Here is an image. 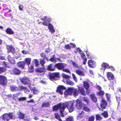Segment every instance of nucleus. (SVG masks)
<instances>
[{
  "label": "nucleus",
  "instance_id": "nucleus-1",
  "mask_svg": "<svg viewBox=\"0 0 121 121\" xmlns=\"http://www.w3.org/2000/svg\"><path fill=\"white\" fill-rule=\"evenodd\" d=\"M66 105L64 103L61 104L59 103L56 105L53 106L52 107L53 111H56L59 108L60 115L62 117H63L64 115L63 112H64Z\"/></svg>",
  "mask_w": 121,
  "mask_h": 121
},
{
  "label": "nucleus",
  "instance_id": "nucleus-2",
  "mask_svg": "<svg viewBox=\"0 0 121 121\" xmlns=\"http://www.w3.org/2000/svg\"><path fill=\"white\" fill-rule=\"evenodd\" d=\"M73 93L74 96L78 95L80 94V92L81 94L83 95H86L84 89L82 87L78 86V89L73 88Z\"/></svg>",
  "mask_w": 121,
  "mask_h": 121
},
{
  "label": "nucleus",
  "instance_id": "nucleus-3",
  "mask_svg": "<svg viewBox=\"0 0 121 121\" xmlns=\"http://www.w3.org/2000/svg\"><path fill=\"white\" fill-rule=\"evenodd\" d=\"M67 65V64L62 63H59L55 64L54 66L58 70H61L67 73H70V71L67 69L65 68V67Z\"/></svg>",
  "mask_w": 121,
  "mask_h": 121
},
{
  "label": "nucleus",
  "instance_id": "nucleus-4",
  "mask_svg": "<svg viewBox=\"0 0 121 121\" xmlns=\"http://www.w3.org/2000/svg\"><path fill=\"white\" fill-rule=\"evenodd\" d=\"M13 114L12 112L5 113L2 115L0 117L4 121H9L10 119H13Z\"/></svg>",
  "mask_w": 121,
  "mask_h": 121
},
{
  "label": "nucleus",
  "instance_id": "nucleus-5",
  "mask_svg": "<svg viewBox=\"0 0 121 121\" xmlns=\"http://www.w3.org/2000/svg\"><path fill=\"white\" fill-rule=\"evenodd\" d=\"M49 79L52 81H56L60 78V73L59 72L50 73L48 74Z\"/></svg>",
  "mask_w": 121,
  "mask_h": 121
},
{
  "label": "nucleus",
  "instance_id": "nucleus-6",
  "mask_svg": "<svg viewBox=\"0 0 121 121\" xmlns=\"http://www.w3.org/2000/svg\"><path fill=\"white\" fill-rule=\"evenodd\" d=\"M46 71V69L44 67L38 68L35 70L36 74L38 76H43Z\"/></svg>",
  "mask_w": 121,
  "mask_h": 121
},
{
  "label": "nucleus",
  "instance_id": "nucleus-7",
  "mask_svg": "<svg viewBox=\"0 0 121 121\" xmlns=\"http://www.w3.org/2000/svg\"><path fill=\"white\" fill-rule=\"evenodd\" d=\"M96 88L99 91L97 92L96 93V94L97 96L101 97H103L104 94V92L102 90V88L99 85H97L95 86Z\"/></svg>",
  "mask_w": 121,
  "mask_h": 121
},
{
  "label": "nucleus",
  "instance_id": "nucleus-8",
  "mask_svg": "<svg viewBox=\"0 0 121 121\" xmlns=\"http://www.w3.org/2000/svg\"><path fill=\"white\" fill-rule=\"evenodd\" d=\"M74 103V102L70 101L69 102H66L64 104L66 105L65 106V108L67 107L69 109V111L72 112L74 110V107L73 106Z\"/></svg>",
  "mask_w": 121,
  "mask_h": 121
},
{
  "label": "nucleus",
  "instance_id": "nucleus-9",
  "mask_svg": "<svg viewBox=\"0 0 121 121\" xmlns=\"http://www.w3.org/2000/svg\"><path fill=\"white\" fill-rule=\"evenodd\" d=\"M85 104L82 102L81 100L79 99H77L76 100L75 105L76 108L77 109L80 110L82 107H83Z\"/></svg>",
  "mask_w": 121,
  "mask_h": 121
},
{
  "label": "nucleus",
  "instance_id": "nucleus-10",
  "mask_svg": "<svg viewBox=\"0 0 121 121\" xmlns=\"http://www.w3.org/2000/svg\"><path fill=\"white\" fill-rule=\"evenodd\" d=\"M108 103L107 100L103 98L100 101V106L101 108L103 109L106 108Z\"/></svg>",
  "mask_w": 121,
  "mask_h": 121
},
{
  "label": "nucleus",
  "instance_id": "nucleus-11",
  "mask_svg": "<svg viewBox=\"0 0 121 121\" xmlns=\"http://www.w3.org/2000/svg\"><path fill=\"white\" fill-rule=\"evenodd\" d=\"M42 24L46 26H48L49 30L52 33H54L55 31V30L53 28V27L52 25L50 23H48V24L46 22H42Z\"/></svg>",
  "mask_w": 121,
  "mask_h": 121
},
{
  "label": "nucleus",
  "instance_id": "nucleus-12",
  "mask_svg": "<svg viewBox=\"0 0 121 121\" xmlns=\"http://www.w3.org/2000/svg\"><path fill=\"white\" fill-rule=\"evenodd\" d=\"M6 48L8 53L11 52L13 54L15 52V49L12 45H7L6 46Z\"/></svg>",
  "mask_w": 121,
  "mask_h": 121
},
{
  "label": "nucleus",
  "instance_id": "nucleus-13",
  "mask_svg": "<svg viewBox=\"0 0 121 121\" xmlns=\"http://www.w3.org/2000/svg\"><path fill=\"white\" fill-rule=\"evenodd\" d=\"M21 71L19 69L16 68H14L11 70V73L12 74L18 75L20 74Z\"/></svg>",
  "mask_w": 121,
  "mask_h": 121
},
{
  "label": "nucleus",
  "instance_id": "nucleus-14",
  "mask_svg": "<svg viewBox=\"0 0 121 121\" xmlns=\"http://www.w3.org/2000/svg\"><path fill=\"white\" fill-rule=\"evenodd\" d=\"M7 82L6 77L0 75V83L3 85H5Z\"/></svg>",
  "mask_w": 121,
  "mask_h": 121
},
{
  "label": "nucleus",
  "instance_id": "nucleus-15",
  "mask_svg": "<svg viewBox=\"0 0 121 121\" xmlns=\"http://www.w3.org/2000/svg\"><path fill=\"white\" fill-rule=\"evenodd\" d=\"M66 88L63 85L59 86L57 87L56 91L57 92L59 93L61 95L63 94V91L64 90L66 89Z\"/></svg>",
  "mask_w": 121,
  "mask_h": 121
},
{
  "label": "nucleus",
  "instance_id": "nucleus-16",
  "mask_svg": "<svg viewBox=\"0 0 121 121\" xmlns=\"http://www.w3.org/2000/svg\"><path fill=\"white\" fill-rule=\"evenodd\" d=\"M21 81L22 83L25 85H28L30 83L29 79L25 77H24L22 78Z\"/></svg>",
  "mask_w": 121,
  "mask_h": 121
},
{
  "label": "nucleus",
  "instance_id": "nucleus-17",
  "mask_svg": "<svg viewBox=\"0 0 121 121\" xmlns=\"http://www.w3.org/2000/svg\"><path fill=\"white\" fill-rule=\"evenodd\" d=\"M88 63L89 66L91 68H94L96 67V64L95 62L92 60H89Z\"/></svg>",
  "mask_w": 121,
  "mask_h": 121
},
{
  "label": "nucleus",
  "instance_id": "nucleus-18",
  "mask_svg": "<svg viewBox=\"0 0 121 121\" xmlns=\"http://www.w3.org/2000/svg\"><path fill=\"white\" fill-rule=\"evenodd\" d=\"M73 88H68L64 92L65 95L66 96L71 95L73 94Z\"/></svg>",
  "mask_w": 121,
  "mask_h": 121
},
{
  "label": "nucleus",
  "instance_id": "nucleus-19",
  "mask_svg": "<svg viewBox=\"0 0 121 121\" xmlns=\"http://www.w3.org/2000/svg\"><path fill=\"white\" fill-rule=\"evenodd\" d=\"M25 62L24 61H19L17 63V66L22 69H25Z\"/></svg>",
  "mask_w": 121,
  "mask_h": 121
},
{
  "label": "nucleus",
  "instance_id": "nucleus-20",
  "mask_svg": "<svg viewBox=\"0 0 121 121\" xmlns=\"http://www.w3.org/2000/svg\"><path fill=\"white\" fill-rule=\"evenodd\" d=\"M101 68L100 69L102 70H104L106 68L108 69L110 67V66L107 63H103L101 65Z\"/></svg>",
  "mask_w": 121,
  "mask_h": 121
},
{
  "label": "nucleus",
  "instance_id": "nucleus-21",
  "mask_svg": "<svg viewBox=\"0 0 121 121\" xmlns=\"http://www.w3.org/2000/svg\"><path fill=\"white\" fill-rule=\"evenodd\" d=\"M10 89L11 91L13 92L17 91L19 90L18 87L14 85L11 86L10 87Z\"/></svg>",
  "mask_w": 121,
  "mask_h": 121
},
{
  "label": "nucleus",
  "instance_id": "nucleus-22",
  "mask_svg": "<svg viewBox=\"0 0 121 121\" xmlns=\"http://www.w3.org/2000/svg\"><path fill=\"white\" fill-rule=\"evenodd\" d=\"M107 77L108 79L110 80L114 79V75L111 72H108L107 74Z\"/></svg>",
  "mask_w": 121,
  "mask_h": 121
},
{
  "label": "nucleus",
  "instance_id": "nucleus-23",
  "mask_svg": "<svg viewBox=\"0 0 121 121\" xmlns=\"http://www.w3.org/2000/svg\"><path fill=\"white\" fill-rule=\"evenodd\" d=\"M76 73L78 75L80 76H84L85 74L84 72L82 70H75Z\"/></svg>",
  "mask_w": 121,
  "mask_h": 121
},
{
  "label": "nucleus",
  "instance_id": "nucleus-24",
  "mask_svg": "<svg viewBox=\"0 0 121 121\" xmlns=\"http://www.w3.org/2000/svg\"><path fill=\"white\" fill-rule=\"evenodd\" d=\"M90 98L91 100L94 102L96 103L97 101V99L95 96L94 94H91L90 95Z\"/></svg>",
  "mask_w": 121,
  "mask_h": 121
},
{
  "label": "nucleus",
  "instance_id": "nucleus-25",
  "mask_svg": "<svg viewBox=\"0 0 121 121\" xmlns=\"http://www.w3.org/2000/svg\"><path fill=\"white\" fill-rule=\"evenodd\" d=\"M5 31L7 34L9 35H13L14 33L13 31L10 28H8L6 29Z\"/></svg>",
  "mask_w": 121,
  "mask_h": 121
},
{
  "label": "nucleus",
  "instance_id": "nucleus-26",
  "mask_svg": "<svg viewBox=\"0 0 121 121\" xmlns=\"http://www.w3.org/2000/svg\"><path fill=\"white\" fill-rule=\"evenodd\" d=\"M18 118L19 119H23L25 117V114L21 112H19L18 114Z\"/></svg>",
  "mask_w": 121,
  "mask_h": 121
},
{
  "label": "nucleus",
  "instance_id": "nucleus-27",
  "mask_svg": "<svg viewBox=\"0 0 121 121\" xmlns=\"http://www.w3.org/2000/svg\"><path fill=\"white\" fill-rule=\"evenodd\" d=\"M47 69L49 71H54L56 69L55 67H53L52 64H51L48 66Z\"/></svg>",
  "mask_w": 121,
  "mask_h": 121
},
{
  "label": "nucleus",
  "instance_id": "nucleus-28",
  "mask_svg": "<svg viewBox=\"0 0 121 121\" xmlns=\"http://www.w3.org/2000/svg\"><path fill=\"white\" fill-rule=\"evenodd\" d=\"M8 59L11 64H14L15 63V60L14 58L11 57L10 56L8 57Z\"/></svg>",
  "mask_w": 121,
  "mask_h": 121
},
{
  "label": "nucleus",
  "instance_id": "nucleus-29",
  "mask_svg": "<svg viewBox=\"0 0 121 121\" xmlns=\"http://www.w3.org/2000/svg\"><path fill=\"white\" fill-rule=\"evenodd\" d=\"M31 61V58H26L24 61L25 62V64H26L29 66L30 65Z\"/></svg>",
  "mask_w": 121,
  "mask_h": 121
},
{
  "label": "nucleus",
  "instance_id": "nucleus-30",
  "mask_svg": "<svg viewBox=\"0 0 121 121\" xmlns=\"http://www.w3.org/2000/svg\"><path fill=\"white\" fill-rule=\"evenodd\" d=\"M83 85L86 89H88L90 87V85L88 82L86 81L83 82Z\"/></svg>",
  "mask_w": 121,
  "mask_h": 121
},
{
  "label": "nucleus",
  "instance_id": "nucleus-31",
  "mask_svg": "<svg viewBox=\"0 0 121 121\" xmlns=\"http://www.w3.org/2000/svg\"><path fill=\"white\" fill-rule=\"evenodd\" d=\"M101 114L105 118H107L108 117V113L107 111H104V112L102 113Z\"/></svg>",
  "mask_w": 121,
  "mask_h": 121
},
{
  "label": "nucleus",
  "instance_id": "nucleus-32",
  "mask_svg": "<svg viewBox=\"0 0 121 121\" xmlns=\"http://www.w3.org/2000/svg\"><path fill=\"white\" fill-rule=\"evenodd\" d=\"M55 118L59 121H63L61 119L60 115L59 113H55L54 114Z\"/></svg>",
  "mask_w": 121,
  "mask_h": 121
},
{
  "label": "nucleus",
  "instance_id": "nucleus-33",
  "mask_svg": "<svg viewBox=\"0 0 121 121\" xmlns=\"http://www.w3.org/2000/svg\"><path fill=\"white\" fill-rule=\"evenodd\" d=\"M96 119L97 121H100L103 118L101 117V114H96L95 115Z\"/></svg>",
  "mask_w": 121,
  "mask_h": 121
},
{
  "label": "nucleus",
  "instance_id": "nucleus-34",
  "mask_svg": "<svg viewBox=\"0 0 121 121\" xmlns=\"http://www.w3.org/2000/svg\"><path fill=\"white\" fill-rule=\"evenodd\" d=\"M34 66L31 65L30 66H28V70L29 72L31 73L34 71Z\"/></svg>",
  "mask_w": 121,
  "mask_h": 121
},
{
  "label": "nucleus",
  "instance_id": "nucleus-35",
  "mask_svg": "<svg viewBox=\"0 0 121 121\" xmlns=\"http://www.w3.org/2000/svg\"><path fill=\"white\" fill-rule=\"evenodd\" d=\"M88 119V121H94L95 119V116L94 115H92L89 116Z\"/></svg>",
  "mask_w": 121,
  "mask_h": 121
},
{
  "label": "nucleus",
  "instance_id": "nucleus-36",
  "mask_svg": "<svg viewBox=\"0 0 121 121\" xmlns=\"http://www.w3.org/2000/svg\"><path fill=\"white\" fill-rule=\"evenodd\" d=\"M20 94L19 93H17L13 95L12 97L14 99L16 100V99H18V97L19 95Z\"/></svg>",
  "mask_w": 121,
  "mask_h": 121
},
{
  "label": "nucleus",
  "instance_id": "nucleus-37",
  "mask_svg": "<svg viewBox=\"0 0 121 121\" xmlns=\"http://www.w3.org/2000/svg\"><path fill=\"white\" fill-rule=\"evenodd\" d=\"M66 82L67 84L71 86H73L74 85V82L72 81L69 80V79L66 80Z\"/></svg>",
  "mask_w": 121,
  "mask_h": 121
},
{
  "label": "nucleus",
  "instance_id": "nucleus-38",
  "mask_svg": "<svg viewBox=\"0 0 121 121\" xmlns=\"http://www.w3.org/2000/svg\"><path fill=\"white\" fill-rule=\"evenodd\" d=\"M39 62L41 66L43 67L44 66V64L46 63L45 59H40L39 60Z\"/></svg>",
  "mask_w": 121,
  "mask_h": 121
},
{
  "label": "nucleus",
  "instance_id": "nucleus-39",
  "mask_svg": "<svg viewBox=\"0 0 121 121\" xmlns=\"http://www.w3.org/2000/svg\"><path fill=\"white\" fill-rule=\"evenodd\" d=\"M62 75L63 78H65V79L66 80L69 79L70 76H69L67 75L64 73H63L62 74Z\"/></svg>",
  "mask_w": 121,
  "mask_h": 121
},
{
  "label": "nucleus",
  "instance_id": "nucleus-40",
  "mask_svg": "<svg viewBox=\"0 0 121 121\" xmlns=\"http://www.w3.org/2000/svg\"><path fill=\"white\" fill-rule=\"evenodd\" d=\"M50 105V104L48 102H47L45 103H42L41 107H48Z\"/></svg>",
  "mask_w": 121,
  "mask_h": 121
},
{
  "label": "nucleus",
  "instance_id": "nucleus-41",
  "mask_svg": "<svg viewBox=\"0 0 121 121\" xmlns=\"http://www.w3.org/2000/svg\"><path fill=\"white\" fill-rule=\"evenodd\" d=\"M6 71V69L5 67H0V74L5 72Z\"/></svg>",
  "mask_w": 121,
  "mask_h": 121
},
{
  "label": "nucleus",
  "instance_id": "nucleus-42",
  "mask_svg": "<svg viewBox=\"0 0 121 121\" xmlns=\"http://www.w3.org/2000/svg\"><path fill=\"white\" fill-rule=\"evenodd\" d=\"M67 121H74L73 117L72 116H69L66 119Z\"/></svg>",
  "mask_w": 121,
  "mask_h": 121
},
{
  "label": "nucleus",
  "instance_id": "nucleus-43",
  "mask_svg": "<svg viewBox=\"0 0 121 121\" xmlns=\"http://www.w3.org/2000/svg\"><path fill=\"white\" fill-rule=\"evenodd\" d=\"M54 57V55H53L52 56V57L50 59V61L51 62H56L57 61V60H56L57 58H55Z\"/></svg>",
  "mask_w": 121,
  "mask_h": 121
},
{
  "label": "nucleus",
  "instance_id": "nucleus-44",
  "mask_svg": "<svg viewBox=\"0 0 121 121\" xmlns=\"http://www.w3.org/2000/svg\"><path fill=\"white\" fill-rule=\"evenodd\" d=\"M40 55L43 58V59H48V58L47 57L45 53L43 52L40 54Z\"/></svg>",
  "mask_w": 121,
  "mask_h": 121
},
{
  "label": "nucleus",
  "instance_id": "nucleus-45",
  "mask_svg": "<svg viewBox=\"0 0 121 121\" xmlns=\"http://www.w3.org/2000/svg\"><path fill=\"white\" fill-rule=\"evenodd\" d=\"M83 101L86 102V103L88 104L89 103V100L88 97H84L83 98Z\"/></svg>",
  "mask_w": 121,
  "mask_h": 121
},
{
  "label": "nucleus",
  "instance_id": "nucleus-46",
  "mask_svg": "<svg viewBox=\"0 0 121 121\" xmlns=\"http://www.w3.org/2000/svg\"><path fill=\"white\" fill-rule=\"evenodd\" d=\"M2 63L3 64H4L6 67L7 68H9L10 66L9 63L5 61H3Z\"/></svg>",
  "mask_w": 121,
  "mask_h": 121
},
{
  "label": "nucleus",
  "instance_id": "nucleus-47",
  "mask_svg": "<svg viewBox=\"0 0 121 121\" xmlns=\"http://www.w3.org/2000/svg\"><path fill=\"white\" fill-rule=\"evenodd\" d=\"M84 113V112L83 111H82L78 115V117L79 118H81L83 117Z\"/></svg>",
  "mask_w": 121,
  "mask_h": 121
},
{
  "label": "nucleus",
  "instance_id": "nucleus-48",
  "mask_svg": "<svg viewBox=\"0 0 121 121\" xmlns=\"http://www.w3.org/2000/svg\"><path fill=\"white\" fill-rule=\"evenodd\" d=\"M105 95L107 101H109L110 100V95L108 93H106L105 94Z\"/></svg>",
  "mask_w": 121,
  "mask_h": 121
},
{
  "label": "nucleus",
  "instance_id": "nucleus-49",
  "mask_svg": "<svg viewBox=\"0 0 121 121\" xmlns=\"http://www.w3.org/2000/svg\"><path fill=\"white\" fill-rule=\"evenodd\" d=\"M34 63L36 67H38L39 65V61L37 59H34Z\"/></svg>",
  "mask_w": 121,
  "mask_h": 121
},
{
  "label": "nucleus",
  "instance_id": "nucleus-50",
  "mask_svg": "<svg viewBox=\"0 0 121 121\" xmlns=\"http://www.w3.org/2000/svg\"><path fill=\"white\" fill-rule=\"evenodd\" d=\"M83 109L84 110L87 112H90L91 111L90 109L86 106H84L83 108Z\"/></svg>",
  "mask_w": 121,
  "mask_h": 121
},
{
  "label": "nucleus",
  "instance_id": "nucleus-51",
  "mask_svg": "<svg viewBox=\"0 0 121 121\" xmlns=\"http://www.w3.org/2000/svg\"><path fill=\"white\" fill-rule=\"evenodd\" d=\"M70 61L72 62V64L74 66L77 68L79 67L78 65L76 63L74 62L73 61L71 60H70Z\"/></svg>",
  "mask_w": 121,
  "mask_h": 121
},
{
  "label": "nucleus",
  "instance_id": "nucleus-52",
  "mask_svg": "<svg viewBox=\"0 0 121 121\" xmlns=\"http://www.w3.org/2000/svg\"><path fill=\"white\" fill-rule=\"evenodd\" d=\"M71 47L70 46L69 44H67L65 45L64 48L66 49H70Z\"/></svg>",
  "mask_w": 121,
  "mask_h": 121
},
{
  "label": "nucleus",
  "instance_id": "nucleus-53",
  "mask_svg": "<svg viewBox=\"0 0 121 121\" xmlns=\"http://www.w3.org/2000/svg\"><path fill=\"white\" fill-rule=\"evenodd\" d=\"M26 99V98L25 97H20L18 99L19 101H22L25 100Z\"/></svg>",
  "mask_w": 121,
  "mask_h": 121
},
{
  "label": "nucleus",
  "instance_id": "nucleus-54",
  "mask_svg": "<svg viewBox=\"0 0 121 121\" xmlns=\"http://www.w3.org/2000/svg\"><path fill=\"white\" fill-rule=\"evenodd\" d=\"M32 91V93L34 95L37 94L39 93L38 90L36 89V88Z\"/></svg>",
  "mask_w": 121,
  "mask_h": 121
},
{
  "label": "nucleus",
  "instance_id": "nucleus-55",
  "mask_svg": "<svg viewBox=\"0 0 121 121\" xmlns=\"http://www.w3.org/2000/svg\"><path fill=\"white\" fill-rule=\"evenodd\" d=\"M72 75L73 79L76 82H77L78 81L76 77L75 74L74 73H72Z\"/></svg>",
  "mask_w": 121,
  "mask_h": 121
},
{
  "label": "nucleus",
  "instance_id": "nucleus-56",
  "mask_svg": "<svg viewBox=\"0 0 121 121\" xmlns=\"http://www.w3.org/2000/svg\"><path fill=\"white\" fill-rule=\"evenodd\" d=\"M19 90L20 91H22L23 90H24L26 88V87H24L22 86H20L18 87Z\"/></svg>",
  "mask_w": 121,
  "mask_h": 121
},
{
  "label": "nucleus",
  "instance_id": "nucleus-57",
  "mask_svg": "<svg viewBox=\"0 0 121 121\" xmlns=\"http://www.w3.org/2000/svg\"><path fill=\"white\" fill-rule=\"evenodd\" d=\"M47 17V16H44L43 18H41L40 19L43 21H46Z\"/></svg>",
  "mask_w": 121,
  "mask_h": 121
},
{
  "label": "nucleus",
  "instance_id": "nucleus-58",
  "mask_svg": "<svg viewBox=\"0 0 121 121\" xmlns=\"http://www.w3.org/2000/svg\"><path fill=\"white\" fill-rule=\"evenodd\" d=\"M80 54L81 55V57L83 59L84 58H85V55L84 54V53L83 52H82L81 53H80Z\"/></svg>",
  "mask_w": 121,
  "mask_h": 121
},
{
  "label": "nucleus",
  "instance_id": "nucleus-59",
  "mask_svg": "<svg viewBox=\"0 0 121 121\" xmlns=\"http://www.w3.org/2000/svg\"><path fill=\"white\" fill-rule=\"evenodd\" d=\"M87 59L86 58H85L83 59V64L85 65L86 64Z\"/></svg>",
  "mask_w": 121,
  "mask_h": 121
},
{
  "label": "nucleus",
  "instance_id": "nucleus-60",
  "mask_svg": "<svg viewBox=\"0 0 121 121\" xmlns=\"http://www.w3.org/2000/svg\"><path fill=\"white\" fill-rule=\"evenodd\" d=\"M23 8V6L22 5H20L19 6V8L20 10H22Z\"/></svg>",
  "mask_w": 121,
  "mask_h": 121
},
{
  "label": "nucleus",
  "instance_id": "nucleus-61",
  "mask_svg": "<svg viewBox=\"0 0 121 121\" xmlns=\"http://www.w3.org/2000/svg\"><path fill=\"white\" fill-rule=\"evenodd\" d=\"M86 89V94H87V95H89L90 93L91 92L90 90H89L88 89Z\"/></svg>",
  "mask_w": 121,
  "mask_h": 121
},
{
  "label": "nucleus",
  "instance_id": "nucleus-62",
  "mask_svg": "<svg viewBox=\"0 0 121 121\" xmlns=\"http://www.w3.org/2000/svg\"><path fill=\"white\" fill-rule=\"evenodd\" d=\"M28 87L30 89L31 91H33L35 88V87H32L30 86H28Z\"/></svg>",
  "mask_w": 121,
  "mask_h": 121
},
{
  "label": "nucleus",
  "instance_id": "nucleus-63",
  "mask_svg": "<svg viewBox=\"0 0 121 121\" xmlns=\"http://www.w3.org/2000/svg\"><path fill=\"white\" fill-rule=\"evenodd\" d=\"M26 89H24V92L25 93H27L28 92L30 91L26 87Z\"/></svg>",
  "mask_w": 121,
  "mask_h": 121
},
{
  "label": "nucleus",
  "instance_id": "nucleus-64",
  "mask_svg": "<svg viewBox=\"0 0 121 121\" xmlns=\"http://www.w3.org/2000/svg\"><path fill=\"white\" fill-rule=\"evenodd\" d=\"M70 44L72 45L71 47L73 48H74L76 47L75 45L73 43H70Z\"/></svg>",
  "mask_w": 121,
  "mask_h": 121
}]
</instances>
